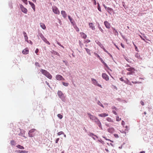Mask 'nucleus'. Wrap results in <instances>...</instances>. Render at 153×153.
I'll use <instances>...</instances> for the list:
<instances>
[{
    "label": "nucleus",
    "mask_w": 153,
    "mask_h": 153,
    "mask_svg": "<svg viewBox=\"0 0 153 153\" xmlns=\"http://www.w3.org/2000/svg\"><path fill=\"white\" fill-rule=\"evenodd\" d=\"M59 138H57L56 139V141H55V143H57L58 142V141H59Z\"/></svg>",
    "instance_id": "nucleus-40"
},
{
    "label": "nucleus",
    "mask_w": 153,
    "mask_h": 153,
    "mask_svg": "<svg viewBox=\"0 0 153 153\" xmlns=\"http://www.w3.org/2000/svg\"><path fill=\"white\" fill-rule=\"evenodd\" d=\"M40 24L41 27L43 29L45 30L46 28V27L45 26V25L44 23H40Z\"/></svg>",
    "instance_id": "nucleus-20"
},
{
    "label": "nucleus",
    "mask_w": 153,
    "mask_h": 153,
    "mask_svg": "<svg viewBox=\"0 0 153 153\" xmlns=\"http://www.w3.org/2000/svg\"><path fill=\"white\" fill-rule=\"evenodd\" d=\"M52 9L53 12L55 14H59L60 12L58 9L55 6H53L52 7Z\"/></svg>",
    "instance_id": "nucleus-3"
},
{
    "label": "nucleus",
    "mask_w": 153,
    "mask_h": 153,
    "mask_svg": "<svg viewBox=\"0 0 153 153\" xmlns=\"http://www.w3.org/2000/svg\"><path fill=\"white\" fill-rule=\"evenodd\" d=\"M140 36L142 40H143L145 41H146L145 39H143L141 36L140 35Z\"/></svg>",
    "instance_id": "nucleus-50"
},
{
    "label": "nucleus",
    "mask_w": 153,
    "mask_h": 153,
    "mask_svg": "<svg viewBox=\"0 0 153 153\" xmlns=\"http://www.w3.org/2000/svg\"><path fill=\"white\" fill-rule=\"evenodd\" d=\"M100 29V31L102 32L103 33V30L100 27H98Z\"/></svg>",
    "instance_id": "nucleus-36"
},
{
    "label": "nucleus",
    "mask_w": 153,
    "mask_h": 153,
    "mask_svg": "<svg viewBox=\"0 0 153 153\" xmlns=\"http://www.w3.org/2000/svg\"><path fill=\"white\" fill-rule=\"evenodd\" d=\"M80 34L81 35V37L83 39H85L87 37V35L83 32H81L80 33Z\"/></svg>",
    "instance_id": "nucleus-18"
},
{
    "label": "nucleus",
    "mask_w": 153,
    "mask_h": 153,
    "mask_svg": "<svg viewBox=\"0 0 153 153\" xmlns=\"http://www.w3.org/2000/svg\"><path fill=\"white\" fill-rule=\"evenodd\" d=\"M103 49L104 51L106 53H108V54H109V53L108 52V51H106V50H105V48H103Z\"/></svg>",
    "instance_id": "nucleus-46"
},
{
    "label": "nucleus",
    "mask_w": 153,
    "mask_h": 153,
    "mask_svg": "<svg viewBox=\"0 0 153 153\" xmlns=\"http://www.w3.org/2000/svg\"><path fill=\"white\" fill-rule=\"evenodd\" d=\"M133 45H134V46L135 50H136V51H137V47L134 44V43L133 42Z\"/></svg>",
    "instance_id": "nucleus-38"
},
{
    "label": "nucleus",
    "mask_w": 153,
    "mask_h": 153,
    "mask_svg": "<svg viewBox=\"0 0 153 153\" xmlns=\"http://www.w3.org/2000/svg\"><path fill=\"white\" fill-rule=\"evenodd\" d=\"M125 122L123 121H122L121 123L122 125L124 126V125L125 124Z\"/></svg>",
    "instance_id": "nucleus-47"
},
{
    "label": "nucleus",
    "mask_w": 153,
    "mask_h": 153,
    "mask_svg": "<svg viewBox=\"0 0 153 153\" xmlns=\"http://www.w3.org/2000/svg\"><path fill=\"white\" fill-rule=\"evenodd\" d=\"M97 104L98 105L104 108V106L100 101H98Z\"/></svg>",
    "instance_id": "nucleus-30"
},
{
    "label": "nucleus",
    "mask_w": 153,
    "mask_h": 153,
    "mask_svg": "<svg viewBox=\"0 0 153 153\" xmlns=\"http://www.w3.org/2000/svg\"><path fill=\"white\" fill-rule=\"evenodd\" d=\"M40 72L48 79H51L52 78V75L46 70L42 69L40 70Z\"/></svg>",
    "instance_id": "nucleus-2"
},
{
    "label": "nucleus",
    "mask_w": 153,
    "mask_h": 153,
    "mask_svg": "<svg viewBox=\"0 0 153 153\" xmlns=\"http://www.w3.org/2000/svg\"><path fill=\"white\" fill-rule=\"evenodd\" d=\"M127 84H128L129 85H131V83L130 82H127Z\"/></svg>",
    "instance_id": "nucleus-58"
},
{
    "label": "nucleus",
    "mask_w": 153,
    "mask_h": 153,
    "mask_svg": "<svg viewBox=\"0 0 153 153\" xmlns=\"http://www.w3.org/2000/svg\"><path fill=\"white\" fill-rule=\"evenodd\" d=\"M22 1L26 4H27V0H22Z\"/></svg>",
    "instance_id": "nucleus-34"
},
{
    "label": "nucleus",
    "mask_w": 153,
    "mask_h": 153,
    "mask_svg": "<svg viewBox=\"0 0 153 153\" xmlns=\"http://www.w3.org/2000/svg\"><path fill=\"white\" fill-rule=\"evenodd\" d=\"M126 70L129 71H131L134 70V68H131L129 67L128 68H126Z\"/></svg>",
    "instance_id": "nucleus-23"
},
{
    "label": "nucleus",
    "mask_w": 153,
    "mask_h": 153,
    "mask_svg": "<svg viewBox=\"0 0 153 153\" xmlns=\"http://www.w3.org/2000/svg\"><path fill=\"white\" fill-rule=\"evenodd\" d=\"M105 150H106V151L107 152H108V149H105Z\"/></svg>",
    "instance_id": "nucleus-64"
},
{
    "label": "nucleus",
    "mask_w": 153,
    "mask_h": 153,
    "mask_svg": "<svg viewBox=\"0 0 153 153\" xmlns=\"http://www.w3.org/2000/svg\"><path fill=\"white\" fill-rule=\"evenodd\" d=\"M23 34L24 35L25 40L26 41H27L28 37L27 36L26 33L24 31L23 32Z\"/></svg>",
    "instance_id": "nucleus-19"
},
{
    "label": "nucleus",
    "mask_w": 153,
    "mask_h": 153,
    "mask_svg": "<svg viewBox=\"0 0 153 153\" xmlns=\"http://www.w3.org/2000/svg\"><path fill=\"white\" fill-rule=\"evenodd\" d=\"M140 103L142 105H144V102L141 101L140 102Z\"/></svg>",
    "instance_id": "nucleus-48"
},
{
    "label": "nucleus",
    "mask_w": 153,
    "mask_h": 153,
    "mask_svg": "<svg viewBox=\"0 0 153 153\" xmlns=\"http://www.w3.org/2000/svg\"><path fill=\"white\" fill-rule=\"evenodd\" d=\"M56 79L59 80H65V79L61 75H57L56 76Z\"/></svg>",
    "instance_id": "nucleus-8"
},
{
    "label": "nucleus",
    "mask_w": 153,
    "mask_h": 153,
    "mask_svg": "<svg viewBox=\"0 0 153 153\" xmlns=\"http://www.w3.org/2000/svg\"><path fill=\"white\" fill-rule=\"evenodd\" d=\"M98 116L100 117H104L108 116V114L105 113H103L99 114Z\"/></svg>",
    "instance_id": "nucleus-12"
},
{
    "label": "nucleus",
    "mask_w": 153,
    "mask_h": 153,
    "mask_svg": "<svg viewBox=\"0 0 153 153\" xmlns=\"http://www.w3.org/2000/svg\"><path fill=\"white\" fill-rule=\"evenodd\" d=\"M121 46L123 48H125V46H124V44H123L122 43H121Z\"/></svg>",
    "instance_id": "nucleus-43"
},
{
    "label": "nucleus",
    "mask_w": 153,
    "mask_h": 153,
    "mask_svg": "<svg viewBox=\"0 0 153 153\" xmlns=\"http://www.w3.org/2000/svg\"><path fill=\"white\" fill-rule=\"evenodd\" d=\"M114 128L112 127H110L108 129V132L110 133H113L114 132Z\"/></svg>",
    "instance_id": "nucleus-15"
},
{
    "label": "nucleus",
    "mask_w": 153,
    "mask_h": 153,
    "mask_svg": "<svg viewBox=\"0 0 153 153\" xmlns=\"http://www.w3.org/2000/svg\"><path fill=\"white\" fill-rule=\"evenodd\" d=\"M28 52L29 51L27 48L25 49L22 51V53L24 54H27L28 53Z\"/></svg>",
    "instance_id": "nucleus-13"
},
{
    "label": "nucleus",
    "mask_w": 153,
    "mask_h": 153,
    "mask_svg": "<svg viewBox=\"0 0 153 153\" xmlns=\"http://www.w3.org/2000/svg\"><path fill=\"white\" fill-rule=\"evenodd\" d=\"M116 120L117 121H119L121 120V118H119V117H118V116L116 117Z\"/></svg>",
    "instance_id": "nucleus-33"
},
{
    "label": "nucleus",
    "mask_w": 153,
    "mask_h": 153,
    "mask_svg": "<svg viewBox=\"0 0 153 153\" xmlns=\"http://www.w3.org/2000/svg\"><path fill=\"white\" fill-rule=\"evenodd\" d=\"M102 77L103 79L106 81H108L109 80L108 76L105 73H102Z\"/></svg>",
    "instance_id": "nucleus-7"
},
{
    "label": "nucleus",
    "mask_w": 153,
    "mask_h": 153,
    "mask_svg": "<svg viewBox=\"0 0 153 153\" xmlns=\"http://www.w3.org/2000/svg\"><path fill=\"white\" fill-rule=\"evenodd\" d=\"M45 83L49 87H50L49 83L47 81H46L45 82Z\"/></svg>",
    "instance_id": "nucleus-54"
},
{
    "label": "nucleus",
    "mask_w": 153,
    "mask_h": 153,
    "mask_svg": "<svg viewBox=\"0 0 153 153\" xmlns=\"http://www.w3.org/2000/svg\"><path fill=\"white\" fill-rule=\"evenodd\" d=\"M86 51L87 53L89 55H90L91 54V53H90V50L89 49H88V48H85Z\"/></svg>",
    "instance_id": "nucleus-28"
},
{
    "label": "nucleus",
    "mask_w": 153,
    "mask_h": 153,
    "mask_svg": "<svg viewBox=\"0 0 153 153\" xmlns=\"http://www.w3.org/2000/svg\"><path fill=\"white\" fill-rule=\"evenodd\" d=\"M112 29H113V30L114 33L116 35L118 34V32L116 30H115V28L114 27H112Z\"/></svg>",
    "instance_id": "nucleus-26"
},
{
    "label": "nucleus",
    "mask_w": 153,
    "mask_h": 153,
    "mask_svg": "<svg viewBox=\"0 0 153 153\" xmlns=\"http://www.w3.org/2000/svg\"><path fill=\"white\" fill-rule=\"evenodd\" d=\"M140 153H145V152L144 151H142L140 152Z\"/></svg>",
    "instance_id": "nucleus-61"
},
{
    "label": "nucleus",
    "mask_w": 153,
    "mask_h": 153,
    "mask_svg": "<svg viewBox=\"0 0 153 153\" xmlns=\"http://www.w3.org/2000/svg\"><path fill=\"white\" fill-rule=\"evenodd\" d=\"M114 45L115 46V47H116V48L118 49V50H120L119 48L117 47V46L115 44H114Z\"/></svg>",
    "instance_id": "nucleus-55"
},
{
    "label": "nucleus",
    "mask_w": 153,
    "mask_h": 153,
    "mask_svg": "<svg viewBox=\"0 0 153 153\" xmlns=\"http://www.w3.org/2000/svg\"><path fill=\"white\" fill-rule=\"evenodd\" d=\"M96 55H97V57L99 58H100V56L98 54H97V53H96Z\"/></svg>",
    "instance_id": "nucleus-57"
},
{
    "label": "nucleus",
    "mask_w": 153,
    "mask_h": 153,
    "mask_svg": "<svg viewBox=\"0 0 153 153\" xmlns=\"http://www.w3.org/2000/svg\"><path fill=\"white\" fill-rule=\"evenodd\" d=\"M76 31H79V29L78 28H77L76 29Z\"/></svg>",
    "instance_id": "nucleus-62"
},
{
    "label": "nucleus",
    "mask_w": 153,
    "mask_h": 153,
    "mask_svg": "<svg viewBox=\"0 0 153 153\" xmlns=\"http://www.w3.org/2000/svg\"><path fill=\"white\" fill-rule=\"evenodd\" d=\"M106 10L109 13L110 12H111L113 11V9L109 7H108Z\"/></svg>",
    "instance_id": "nucleus-24"
},
{
    "label": "nucleus",
    "mask_w": 153,
    "mask_h": 153,
    "mask_svg": "<svg viewBox=\"0 0 153 153\" xmlns=\"http://www.w3.org/2000/svg\"><path fill=\"white\" fill-rule=\"evenodd\" d=\"M57 94L59 97H61L63 95L62 92L60 91H58Z\"/></svg>",
    "instance_id": "nucleus-21"
},
{
    "label": "nucleus",
    "mask_w": 153,
    "mask_h": 153,
    "mask_svg": "<svg viewBox=\"0 0 153 153\" xmlns=\"http://www.w3.org/2000/svg\"><path fill=\"white\" fill-rule=\"evenodd\" d=\"M58 117L60 119H61L63 117V116L60 114H58L57 115Z\"/></svg>",
    "instance_id": "nucleus-32"
},
{
    "label": "nucleus",
    "mask_w": 153,
    "mask_h": 153,
    "mask_svg": "<svg viewBox=\"0 0 153 153\" xmlns=\"http://www.w3.org/2000/svg\"><path fill=\"white\" fill-rule=\"evenodd\" d=\"M103 63L104 64V65L107 68H108V67L107 65L104 62H103Z\"/></svg>",
    "instance_id": "nucleus-41"
},
{
    "label": "nucleus",
    "mask_w": 153,
    "mask_h": 153,
    "mask_svg": "<svg viewBox=\"0 0 153 153\" xmlns=\"http://www.w3.org/2000/svg\"><path fill=\"white\" fill-rule=\"evenodd\" d=\"M105 139V140H109V141H110L111 142H112L113 141H112L111 140H110V139H107L106 138V137H103Z\"/></svg>",
    "instance_id": "nucleus-42"
},
{
    "label": "nucleus",
    "mask_w": 153,
    "mask_h": 153,
    "mask_svg": "<svg viewBox=\"0 0 153 153\" xmlns=\"http://www.w3.org/2000/svg\"><path fill=\"white\" fill-rule=\"evenodd\" d=\"M114 136L115 137H118V135L117 134H114Z\"/></svg>",
    "instance_id": "nucleus-53"
},
{
    "label": "nucleus",
    "mask_w": 153,
    "mask_h": 153,
    "mask_svg": "<svg viewBox=\"0 0 153 153\" xmlns=\"http://www.w3.org/2000/svg\"><path fill=\"white\" fill-rule=\"evenodd\" d=\"M62 84L63 85L65 86H68L69 84L68 83L65 82H62Z\"/></svg>",
    "instance_id": "nucleus-29"
},
{
    "label": "nucleus",
    "mask_w": 153,
    "mask_h": 153,
    "mask_svg": "<svg viewBox=\"0 0 153 153\" xmlns=\"http://www.w3.org/2000/svg\"><path fill=\"white\" fill-rule=\"evenodd\" d=\"M64 134V133L62 131L59 132L57 133V134L58 135H60L61 134Z\"/></svg>",
    "instance_id": "nucleus-31"
},
{
    "label": "nucleus",
    "mask_w": 153,
    "mask_h": 153,
    "mask_svg": "<svg viewBox=\"0 0 153 153\" xmlns=\"http://www.w3.org/2000/svg\"><path fill=\"white\" fill-rule=\"evenodd\" d=\"M94 121L100 128H101L102 127V125L101 122L97 117L95 119Z\"/></svg>",
    "instance_id": "nucleus-6"
},
{
    "label": "nucleus",
    "mask_w": 153,
    "mask_h": 153,
    "mask_svg": "<svg viewBox=\"0 0 153 153\" xmlns=\"http://www.w3.org/2000/svg\"><path fill=\"white\" fill-rule=\"evenodd\" d=\"M41 38L42 40L45 42L46 44L48 45H50L49 42L47 40V39L43 35L42 36Z\"/></svg>",
    "instance_id": "nucleus-11"
},
{
    "label": "nucleus",
    "mask_w": 153,
    "mask_h": 153,
    "mask_svg": "<svg viewBox=\"0 0 153 153\" xmlns=\"http://www.w3.org/2000/svg\"><path fill=\"white\" fill-rule=\"evenodd\" d=\"M132 72H128L127 73V74H132Z\"/></svg>",
    "instance_id": "nucleus-56"
},
{
    "label": "nucleus",
    "mask_w": 153,
    "mask_h": 153,
    "mask_svg": "<svg viewBox=\"0 0 153 153\" xmlns=\"http://www.w3.org/2000/svg\"><path fill=\"white\" fill-rule=\"evenodd\" d=\"M99 4V6H98V9L99 11L101 12V8L100 7L99 4Z\"/></svg>",
    "instance_id": "nucleus-39"
},
{
    "label": "nucleus",
    "mask_w": 153,
    "mask_h": 153,
    "mask_svg": "<svg viewBox=\"0 0 153 153\" xmlns=\"http://www.w3.org/2000/svg\"><path fill=\"white\" fill-rule=\"evenodd\" d=\"M113 113H114V114H115V115H117V113L115 111H114H114H113Z\"/></svg>",
    "instance_id": "nucleus-59"
},
{
    "label": "nucleus",
    "mask_w": 153,
    "mask_h": 153,
    "mask_svg": "<svg viewBox=\"0 0 153 153\" xmlns=\"http://www.w3.org/2000/svg\"><path fill=\"white\" fill-rule=\"evenodd\" d=\"M39 51V50L38 49H36V50H35V53H38V52Z\"/></svg>",
    "instance_id": "nucleus-45"
},
{
    "label": "nucleus",
    "mask_w": 153,
    "mask_h": 153,
    "mask_svg": "<svg viewBox=\"0 0 153 153\" xmlns=\"http://www.w3.org/2000/svg\"><path fill=\"white\" fill-rule=\"evenodd\" d=\"M104 24L107 28L109 29L111 27L110 24L107 21H105L104 22Z\"/></svg>",
    "instance_id": "nucleus-9"
},
{
    "label": "nucleus",
    "mask_w": 153,
    "mask_h": 153,
    "mask_svg": "<svg viewBox=\"0 0 153 153\" xmlns=\"http://www.w3.org/2000/svg\"><path fill=\"white\" fill-rule=\"evenodd\" d=\"M20 7L22 11L25 13H27V9L25 8L22 4L20 5Z\"/></svg>",
    "instance_id": "nucleus-5"
},
{
    "label": "nucleus",
    "mask_w": 153,
    "mask_h": 153,
    "mask_svg": "<svg viewBox=\"0 0 153 153\" xmlns=\"http://www.w3.org/2000/svg\"><path fill=\"white\" fill-rule=\"evenodd\" d=\"M79 45H80V46H81V48L82 47V44L81 42L79 41Z\"/></svg>",
    "instance_id": "nucleus-51"
},
{
    "label": "nucleus",
    "mask_w": 153,
    "mask_h": 153,
    "mask_svg": "<svg viewBox=\"0 0 153 153\" xmlns=\"http://www.w3.org/2000/svg\"><path fill=\"white\" fill-rule=\"evenodd\" d=\"M32 0L33 1V2H34V3L36 2V0Z\"/></svg>",
    "instance_id": "nucleus-63"
},
{
    "label": "nucleus",
    "mask_w": 153,
    "mask_h": 153,
    "mask_svg": "<svg viewBox=\"0 0 153 153\" xmlns=\"http://www.w3.org/2000/svg\"><path fill=\"white\" fill-rule=\"evenodd\" d=\"M89 25L90 27L91 28L92 30H94L95 29L94 26L93 25V24L92 23H89Z\"/></svg>",
    "instance_id": "nucleus-17"
},
{
    "label": "nucleus",
    "mask_w": 153,
    "mask_h": 153,
    "mask_svg": "<svg viewBox=\"0 0 153 153\" xmlns=\"http://www.w3.org/2000/svg\"><path fill=\"white\" fill-rule=\"evenodd\" d=\"M39 134V132L35 129H31L29 130L28 134L30 137H33Z\"/></svg>",
    "instance_id": "nucleus-1"
},
{
    "label": "nucleus",
    "mask_w": 153,
    "mask_h": 153,
    "mask_svg": "<svg viewBox=\"0 0 153 153\" xmlns=\"http://www.w3.org/2000/svg\"><path fill=\"white\" fill-rule=\"evenodd\" d=\"M68 18L70 21H71L72 20V18H71L70 16H68Z\"/></svg>",
    "instance_id": "nucleus-44"
},
{
    "label": "nucleus",
    "mask_w": 153,
    "mask_h": 153,
    "mask_svg": "<svg viewBox=\"0 0 153 153\" xmlns=\"http://www.w3.org/2000/svg\"><path fill=\"white\" fill-rule=\"evenodd\" d=\"M28 2H29V4H30V5H31V7L33 9V10H34V11H35V5H34V4L32 2L30 1H29Z\"/></svg>",
    "instance_id": "nucleus-14"
},
{
    "label": "nucleus",
    "mask_w": 153,
    "mask_h": 153,
    "mask_svg": "<svg viewBox=\"0 0 153 153\" xmlns=\"http://www.w3.org/2000/svg\"><path fill=\"white\" fill-rule=\"evenodd\" d=\"M103 6L104 7V8L106 10L107 8H108V7H107L106 6L105 4H103Z\"/></svg>",
    "instance_id": "nucleus-49"
},
{
    "label": "nucleus",
    "mask_w": 153,
    "mask_h": 153,
    "mask_svg": "<svg viewBox=\"0 0 153 153\" xmlns=\"http://www.w3.org/2000/svg\"><path fill=\"white\" fill-rule=\"evenodd\" d=\"M90 42V41L89 39H87L85 41V42L87 43L89 42Z\"/></svg>",
    "instance_id": "nucleus-52"
},
{
    "label": "nucleus",
    "mask_w": 153,
    "mask_h": 153,
    "mask_svg": "<svg viewBox=\"0 0 153 153\" xmlns=\"http://www.w3.org/2000/svg\"><path fill=\"white\" fill-rule=\"evenodd\" d=\"M35 65L36 66H38L39 67H40V65H39V63L38 62H36L35 63Z\"/></svg>",
    "instance_id": "nucleus-35"
},
{
    "label": "nucleus",
    "mask_w": 153,
    "mask_h": 153,
    "mask_svg": "<svg viewBox=\"0 0 153 153\" xmlns=\"http://www.w3.org/2000/svg\"><path fill=\"white\" fill-rule=\"evenodd\" d=\"M106 120L109 122L112 123H113L114 122V121L111 118L109 117L107 118Z\"/></svg>",
    "instance_id": "nucleus-22"
},
{
    "label": "nucleus",
    "mask_w": 153,
    "mask_h": 153,
    "mask_svg": "<svg viewBox=\"0 0 153 153\" xmlns=\"http://www.w3.org/2000/svg\"><path fill=\"white\" fill-rule=\"evenodd\" d=\"M10 143L12 145L14 146L16 144V142L15 141L12 140L10 141Z\"/></svg>",
    "instance_id": "nucleus-27"
},
{
    "label": "nucleus",
    "mask_w": 153,
    "mask_h": 153,
    "mask_svg": "<svg viewBox=\"0 0 153 153\" xmlns=\"http://www.w3.org/2000/svg\"><path fill=\"white\" fill-rule=\"evenodd\" d=\"M61 13L64 18H65L67 16V14L65 11H62L61 12Z\"/></svg>",
    "instance_id": "nucleus-16"
},
{
    "label": "nucleus",
    "mask_w": 153,
    "mask_h": 153,
    "mask_svg": "<svg viewBox=\"0 0 153 153\" xmlns=\"http://www.w3.org/2000/svg\"><path fill=\"white\" fill-rule=\"evenodd\" d=\"M18 152H19L20 153H24L25 152V151H23V150H19L18 151Z\"/></svg>",
    "instance_id": "nucleus-37"
},
{
    "label": "nucleus",
    "mask_w": 153,
    "mask_h": 153,
    "mask_svg": "<svg viewBox=\"0 0 153 153\" xmlns=\"http://www.w3.org/2000/svg\"><path fill=\"white\" fill-rule=\"evenodd\" d=\"M87 114L88 115L90 119L92 120H94L95 119L97 118V117H96L91 115L90 113H88Z\"/></svg>",
    "instance_id": "nucleus-10"
},
{
    "label": "nucleus",
    "mask_w": 153,
    "mask_h": 153,
    "mask_svg": "<svg viewBox=\"0 0 153 153\" xmlns=\"http://www.w3.org/2000/svg\"><path fill=\"white\" fill-rule=\"evenodd\" d=\"M16 147L20 149H24V148L22 146L20 145H17L16 146Z\"/></svg>",
    "instance_id": "nucleus-25"
},
{
    "label": "nucleus",
    "mask_w": 153,
    "mask_h": 153,
    "mask_svg": "<svg viewBox=\"0 0 153 153\" xmlns=\"http://www.w3.org/2000/svg\"><path fill=\"white\" fill-rule=\"evenodd\" d=\"M57 44L59 45L60 46L61 45V44L59 43V42H57Z\"/></svg>",
    "instance_id": "nucleus-60"
},
{
    "label": "nucleus",
    "mask_w": 153,
    "mask_h": 153,
    "mask_svg": "<svg viewBox=\"0 0 153 153\" xmlns=\"http://www.w3.org/2000/svg\"><path fill=\"white\" fill-rule=\"evenodd\" d=\"M91 81L92 82V83L93 84H94L95 85H96L98 86H99L101 88H102L101 85L98 84L97 83V82L95 79L94 78H91Z\"/></svg>",
    "instance_id": "nucleus-4"
}]
</instances>
